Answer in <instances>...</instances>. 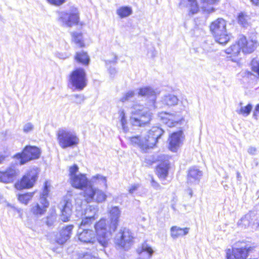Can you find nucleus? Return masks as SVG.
<instances>
[{
	"mask_svg": "<svg viewBox=\"0 0 259 259\" xmlns=\"http://www.w3.org/2000/svg\"><path fill=\"white\" fill-rule=\"evenodd\" d=\"M120 213L118 207L113 206L109 210L110 221L101 219L95 225L98 239L103 247L107 246L111 234L116 230Z\"/></svg>",
	"mask_w": 259,
	"mask_h": 259,
	"instance_id": "nucleus-1",
	"label": "nucleus"
},
{
	"mask_svg": "<svg viewBox=\"0 0 259 259\" xmlns=\"http://www.w3.org/2000/svg\"><path fill=\"white\" fill-rule=\"evenodd\" d=\"M163 133L162 128L153 126L144 138L140 136L132 137L130 138V141L132 145L137 146L142 151L146 152L147 150L154 147Z\"/></svg>",
	"mask_w": 259,
	"mask_h": 259,
	"instance_id": "nucleus-2",
	"label": "nucleus"
},
{
	"mask_svg": "<svg viewBox=\"0 0 259 259\" xmlns=\"http://www.w3.org/2000/svg\"><path fill=\"white\" fill-rule=\"evenodd\" d=\"M130 123L133 126L145 127L149 124L152 113L143 105L135 104L132 108Z\"/></svg>",
	"mask_w": 259,
	"mask_h": 259,
	"instance_id": "nucleus-3",
	"label": "nucleus"
},
{
	"mask_svg": "<svg viewBox=\"0 0 259 259\" xmlns=\"http://www.w3.org/2000/svg\"><path fill=\"white\" fill-rule=\"evenodd\" d=\"M210 30L215 40L219 44L224 45L230 39V36L226 29V22L222 18H218L212 22L210 26Z\"/></svg>",
	"mask_w": 259,
	"mask_h": 259,
	"instance_id": "nucleus-4",
	"label": "nucleus"
},
{
	"mask_svg": "<svg viewBox=\"0 0 259 259\" xmlns=\"http://www.w3.org/2000/svg\"><path fill=\"white\" fill-rule=\"evenodd\" d=\"M59 146L63 149L72 147L79 143V139L75 133L65 128L59 129L57 133Z\"/></svg>",
	"mask_w": 259,
	"mask_h": 259,
	"instance_id": "nucleus-5",
	"label": "nucleus"
},
{
	"mask_svg": "<svg viewBox=\"0 0 259 259\" xmlns=\"http://www.w3.org/2000/svg\"><path fill=\"white\" fill-rule=\"evenodd\" d=\"M69 85L73 91H80L87 85L86 73L84 69L78 68L73 70L69 75Z\"/></svg>",
	"mask_w": 259,
	"mask_h": 259,
	"instance_id": "nucleus-6",
	"label": "nucleus"
},
{
	"mask_svg": "<svg viewBox=\"0 0 259 259\" xmlns=\"http://www.w3.org/2000/svg\"><path fill=\"white\" fill-rule=\"evenodd\" d=\"M133 240L132 232L126 228H121L115 238V243L125 250L130 249L133 244Z\"/></svg>",
	"mask_w": 259,
	"mask_h": 259,
	"instance_id": "nucleus-7",
	"label": "nucleus"
},
{
	"mask_svg": "<svg viewBox=\"0 0 259 259\" xmlns=\"http://www.w3.org/2000/svg\"><path fill=\"white\" fill-rule=\"evenodd\" d=\"M83 196L87 202L102 203L107 198V195L102 190L92 186L87 187L83 191Z\"/></svg>",
	"mask_w": 259,
	"mask_h": 259,
	"instance_id": "nucleus-8",
	"label": "nucleus"
},
{
	"mask_svg": "<svg viewBox=\"0 0 259 259\" xmlns=\"http://www.w3.org/2000/svg\"><path fill=\"white\" fill-rule=\"evenodd\" d=\"M40 154V149L32 146H26L22 153H17L16 157L20 159V164L23 165L32 159H37Z\"/></svg>",
	"mask_w": 259,
	"mask_h": 259,
	"instance_id": "nucleus-9",
	"label": "nucleus"
},
{
	"mask_svg": "<svg viewBox=\"0 0 259 259\" xmlns=\"http://www.w3.org/2000/svg\"><path fill=\"white\" fill-rule=\"evenodd\" d=\"M38 174V172L37 168L30 169L22 177L20 182L15 185L16 188L22 189L31 188L37 179Z\"/></svg>",
	"mask_w": 259,
	"mask_h": 259,
	"instance_id": "nucleus-10",
	"label": "nucleus"
},
{
	"mask_svg": "<svg viewBox=\"0 0 259 259\" xmlns=\"http://www.w3.org/2000/svg\"><path fill=\"white\" fill-rule=\"evenodd\" d=\"M77 236L79 240L83 243L94 244L97 240L98 242L103 246L98 239L97 233H95L92 230L79 228Z\"/></svg>",
	"mask_w": 259,
	"mask_h": 259,
	"instance_id": "nucleus-11",
	"label": "nucleus"
},
{
	"mask_svg": "<svg viewBox=\"0 0 259 259\" xmlns=\"http://www.w3.org/2000/svg\"><path fill=\"white\" fill-rule=\"evenodd\" d=\"M158 117L161 122L167 125L168 127L176 126L183 119L180 114H170L165 112L160 113L158 115Z\"/></svg>",
	"mask_w": 259,
	"mask_h": 259,
	"instance_id": "nucleus-12",
	"label": "nucleus"
},
{
	"mask_svg": "<svg viewBox=\"0 0 259 259\" xmlns=\"http://www.w3.org/2000/svg\"><path fill=\"white\" fill-rule=\"evenodd\" d=\"M251 249V247L246 245L240 248H233L232 251L229 249L227 252V259L229 257L232 259H246Z\"/></svg>",
	"mask_w": 259,
	"mask_h": 259,
	"instance_id": "nucleus-13",
	"label": "nucleus"
},
{
	"mask_svg": "<svg viewBox=\"0 0 259 259\" xmlns=\"http://www.w3.org/2000/svg\"><path fill=\"white\" fill-rule=\"evenodd\" d=\"M59 21L62 26L70 27L78 23L79 16L77 14L61 12L59 14Z\"/></svg>",
	"mask_w": 259,
	"mask_h": 259,
	"instance_id": "nucleus-14",
	"label": "nucleus"
},
{
	"mask_svg": "<svg viewBox=\"0 0 259 259\" xmlns=\"http://www.w3.org/2000/svg\"><path fill=\"white\" fill-rule=\"evenodd\" d=\"M59 207L61 212L60 216L61 220L65 222L69 221L72 214L71 201L70 199H64L60 203Z\"/></svg>",
	"mask_w": 259,
	"mask_h": 259,
	"instance_id": "nucleus-15",
	"label": "nucleus"
},
{
	"mask_svg": "<svg viewBox=\"0 0 259 259\" xmlns=\"http://www.w3.org/2000/svg\"><path fill=\"white\" fill-rule=\"evenodd\" d=\"M70 183L72 187L78 189L85 190L89 186V180L85 175L81 174L73 176L70 179Z\"/></svg>",
	"mask_w": 259,
	"mask_h": 259,
	"instance_id": "nucleus-16",
	"label": "nucleus"
},
{
	"mask_svg": "<svg viewBox=\"0 0 259 259\" xmlns=\"http://www.w3.org/2000/svg\"><path fill=\"white\" fill-rule=\"evenodd\" d=\"M183 139L182 131L172 133L168 139L169 150L172 152H177L182 143Z\"/></svg>",
	"mask_w": 259,
	"mask_h": 259,
	"instance_id": "nucleus-17",
	"label": "nucleus"
},
{
	"mask_svg": "<svg viewBox=\"0 0 259 259\" xmlns=\"http://www.w3.org/2000/svg\"><path fill=\"white\" fill-rule=\"evenodd\" d=\"M18 173L14 167H10L5 171H0V182L8 183L13 182Z\"/></svg>",
	"mask_w": 259,
	"mask_h": 259,
	"instance_id": "nucleus-18",
	"label": "nucleus"
},
{
	"mask_svg": "<svg viewBox=\"0 0 259 259\" xmlns=\"http://www.w3.org/2000/svg\"><path fill=\"white\" fill-rule=\"evenodd\" d=\"M73 228V225L63 227L56 236V242L59 244H63L66 242L70 238Z\"/></svg>",
	"mask_w": 259,
	"mask_h": 259,
	"instance_id": "nucleus-19",
	"label": "nucleus"
},
{
	"mask_svg": "<svg viewBox=\"0 0 259 259\" xmlns=\"http://www.w3.org/2000/svg\"><path fill=\"white\" fill-rule=\"evenodd\" d=\"M239 45L244 53H251L255 50L256 42L253 40H247L246 37L241 36L239 39Z\"/></svg>",
	"mask_w": 259,
	"mask_h": 259,
	"instance_id": "nucleus-20",
	"label": "nucleus"
},
{
	"mask_svg": "<svg viewBox=\"0 0 259 259\" xmlns=\"http://www.w3.org/2000/svg\"><path fill=\"white\" fill-rule=\"evenodd\" d=\"M202 176L201 171L196 167H191L187 175V182L191 185L198 184Z\"/></svg>",
	"mask_w": 259,
	"mask_h": 259,
	"instance_id": "nucleus-21",
	"label": "nucleus"
},
{
	"mask_svg": "<svg viewBox=\"0 0 259 259\" xmlns=\"http://www.w3.org/2000/svg\"><path fill=\"white\" fill-rule=\"evenodd\" d=\"M153 250L146 242L142 244L137 249L139 257L138 259H150L153 253Z\"/></svg>",
	"mask_w": 259,
	"mask_h": 259,
	"instance_id": "nucleus-22",
	"label": "nucleus"
},
{
	"mask_svg": "<svg viewBox=\"0 0 259 259\" xmlns=\"http://www.w3.org/2000/svg\"><path fill=\"white\" fill-rule=\"evenodd\" d=\"M180 6L189 8L192 14H196L199 10V6L196 0H180Z\"/></svg>",
	"mask_w": 259,
	"mask_h": 259,
	"instance_id": "nucleus-23",
	"label": "nucleus"
},
{
	"mask_svg": "<svg viewBox=\"0 0 259 259\" xmlns=\"http://www.w3.org/2000/svg\"><path fill=\"white\" fill-rule=\"evenodd\" d=\"M169 164L168 161L165 160L157 167L156 172L160 179H164L167 177L169 169Z\"/></svg>",
	"mask_w": 259,
	"mask_h": 259,
	"instance_id": "nucleus-24",
	"label": "nucleus"
},
{
	"mask_svg": "<svg viewBox=\"0 0 259 259\" xmlns=\"http://www.w3.org/2000/svg\"><path fill=\"white\" fill-rule=\"evenodd\" d=\"M220 0H200L201 5V9L203 12L206 13H211L214 11V9L212 5L217 4Z\"/></svg>",
	"mask_w": 259,
	"mask_h": 259,
	"instance_id": "nucleus-25",
	"label": "nucleus"
},
{
	"mask_svg": "<svg viewBox=\"0 0 259 259\" xmlns=\"http://www.w3.org/2000/svg\"><path fill=\"white\" fill-rule=\"evenodd\" d=\"M189 228H181L177 226H173L170 228V235L174 239L187 235L189 231Z\"/></svg>",
	"mask_w": 259,
	"mask_h": 259,
	"instance_id": "nucleus-26",
	"label": "nucleus"
},
{
	"mask_svg": "<svg viewBox=\"0 0 259 259\" xmlns=\"http://www.w3.org/2000/svg\"><path fill=\"white\" fill-rule=\"evenodd\" d=\"M95 185H103L107 187V180L106 177L99 174L93 176L90 180H89V186L93 187Z\"/></svg>",
	"mask_w": 259,
	"mask_h": 259,
	"instance_id": "nucleus-27",
	"label": "nucleus"
},
{
	"mask_svg": "<svg viewBox=\"0 0 259 259\" xmlns=\"http://www.w3.org/2000/svg\"><path fill=\"white\" fill-rule=\"evenodd\" d=\"M49 185H48V182L46 181L44 184V190L42 192L41 194V196L40 198V203L41 204V206L44 208V209H46L47 207L49 206V202L47 200V197L48 195L49 192Z\"/></svg>",
	"mask_w": 259,
	"mask_h": 259,
	"instance_id": "nucleus-28",
	"label": "nucleus"
},
{
	"mask_svg": "<svg viewBox=\"0 0 259 259\" xmlns=\"http://www.w3.org/2000/svg\"><path fill=\"white\" fill-rule=\"evenodd\" d=\"M161 102L166 106H171L177 104L178 99L177 96L169 94L164 96L162 99Z\"/></svg>",
	"mask_w": 259,
	"mask_h": 259,
	"instance_id": "nucleus-29",
	"label": "nucleus"
},
{
	"mask_svg": "<svg viewBox=\"0 0 259 259\" xmlns=\"http://www.w3.org/2000/svg\"><path fill=\"white\" fill-rule=\"evenodd\" d=\"M156 92L152 88L149 87H145L141 88L139 89L138 94L141 96H146L147 97H152L155 98L156 96Z\"/></svg>",
	"mask_w": 259,
	"mask_h": 259,
	"instance_id": "nucleus-30",
	"label": "nucleus"
},
{
	"mask_svg": "<svg viewBox=\"0 0 259 259\" xmlns=\"http://www.w3.org/2000/svg\"><path fill=\"white\" fill-rule=\"evenodd\" d=\"M75 59L77 62L85 65H88L90 60L87 53L83 51L76 53Z\"/></svg>",
	"mask_w": 259,
	"mask_h": 259,
	"instance_id": "nucleus-31",
	"label": "nucleus"
},
{
	"mask_svg": "<svg viewBox=\"0 0 259 259\" xmlns=\"http://www.w3.org/2000/svg\"><path fill=\"white\" fill-rule=\"evenodd\" d=\"M133 13L132 8L127 6H123L116 10V14L120 18H123L130 16Z\"/></svg>",
	"mask_w": 259,
	"mask_h": 259,
	"instance_id": "nucleus-32",
	"label": "nucleus"
},
{
	"mask_svg": "<svg viewBox=\"0 0 259 259\" xmlns=\"http://www.w3.org/2000/svg\"><path fill=\"white\" fill-rule=\"evenodd\" d=\"M98 210L97 206L89 205L84 210L83 216L95 220V215Z\"/></svg>",
	"mask_w": 259,
	"mask_h": 259,
	"instance_id": "nucleus-33",
	"label": "nucleus"
},
{
	"mask_svg": "<svg viewBox=\"0 0 259 259\" xmlns=\"http://www.w3.org/2000/svg\"><path fill=\"white\" fill-rule=\"evenodd\" d=\"M71 36L72 41L78 46L81 48L84 46L82 33L73 32L71 33Z\"/></svg>",
	"mask_w": 259,
	"mask_h": 259,
	"instance_id": "nucleus-34",
	"label": "nucleus"
},
{
	"mask_svg": "<svg viewBox=\"0 0 259 259\" xmlns=\"http://www.w3.org/2000/svg\"><path fill=\"white\" fill-rule=\"evenodd\" d=\"M240 50H241V48L240 47V45H239L238 40L237 44H234L227 49L226 50V53L228 54L231 55V57H236L239 55Z\"/></svg>",
	"mask_w": 259,
	"mask_h": 259,
	"instance_id": "nucleus-35",
	"label": "nucleus"
},
{
	"mask_svg": "<svg viewBox=\"0 0 259 259\" xmlns=\"http://www.w3.org/2000/svg\"><path fill=\"white\" fill-rule=\"evenodd\" d=\"M252 109V105L248 104L246 106H241L239 110H236L239 114H241L244 116H247L251 112Z\"/></svg>",
	"mask_w": 259,
	"mask_h": 259,
	"instance_id": "nucleus-36",
	"label": "nucleus"
},
{
	"mask_svg": "<svg viewBox=\"0 0 259 259\" xmlns=\"http://www.w3.org/2000/svg\"><path fill=\"white\" fill-rule=\"evenodd\" d=\"M249 19V17L244 13H240L238 16V23L243 27H247L248 26Z\"/></svg>",
	"mask_w": 259,
	"mask_h": 259,
	"instance_id": "nucleus-37",
	"label": "nucleus"
},
{
	"mask_svg": "<svg viewBox=\"0 0 259 259\" xmlns=\"http://www.w3.org/2000/svg\"><path fill=\"white\" fill-rule=\"evenodd\" d=\"M31 211L34 215H42L45 212L46 209L40 204L36 203L32 206Z\"/></svg>",
	"mask_w": 259,
	"mask_h": 259,
	"instance_id": "nucleus-38",
	"label": "nucleus"
},
{
	"mask_svg": "<svg viewBox=\"0 0 259 259\" xmlns=\"http://www.w3.org/2000/svg\"><path fill=\"white\" fill-rule=\"evenodd\" d=\"M250 215L246 214L238 222V225L242 228H246L250 224L249 219Z\"/></svg>",
	"mask_w": 259,
	"mask_h": 259,
	"instance_id": "nucleus-39",
	"label": "nucleus"
},
{
	"mask_svg": "<svg viewBox=\"0 0 259 259\" xmlns=\"http://www.w3.org/2000/svg\"><path fill=\"white\" fill-rule=\"evenodd\" d=\"M33 195V193H28L23 194L19 195L18 199L19 200L25 204H26L28 202V201L31 199Z\"/></svg>",
	"mask_w": 259,
	"mask_h": 259,
	"instance_id": "nucleus-40",
	"label": "nucleus"
},
{
	"mask_svg": "<svg viewBox=\"0 0 259 259\" xmlns=\"http://www.w3.org/2000/svg\"><path fill=\"white\" fill-rule=\"evenodd\" d=\"M71 100H73V101L77 104H80L82 103L84 100H85V97L82 94H73L71 96Z\"/></svg>",
	"mask_w": 259,
	"mask_h": 259,
	"instance_id": "nucleus-41",
	"label": "nucleus"
},
{
	"mask_svg": "<svg viewBox=\"0 0 259 259\" xmlns=\"http://www.w3.org/2000/svg\"><path fill=\"white\" fill-rule=\"evenodd\" d=\"M57 219V214L55 212H52L46 219V224L48 226H52Z\"/></svg>",
	"mask_w": 259,
	"mask_h": 259,
	"instance_id": "nucleus-42",
	"label": "nucleus"
},
{
	"mask_svg": "<svg viewBox=\"0 0 259 259\" xmlns=\"http://www.w3.org/2000/svg\"><path fill=\"white\" fill-rule=\"evenodd\" d=\"M95 221V220L90 218H88L87 216H84L82 218V221L79 224V228H82L83 227H88L90 226L93 222Z\"/></svg>",
	"mask_w": 259,
	"mask_h": 259,
	"instance_id": "nucleus-43",
	"label": "nucleus"
},
{
	"mask_svg": "<svg viewBox=\"0 0 259 259\" xmlns=\"http://www.w3.org/2000/svg\"><path fill=\"white\" fill-rule=\"evenodd\" d=\"M119 115L121 117L120 122L122 127V129L125 132H126L128 131V128L127 126H126L127 122L125 118V114L124 110L120 111Z\"/></svg>",
	"mask_w": 259,
	"mask_h": 259,
	"instance_id": "nucleus-44",
	"label": "nucleus"
},
{
	"mask_svg": "<svg viewBox=\"0 0 259 259\" xmlns=\"http://www.w3.org/2000/svg\"><path fill=\"white\" fill-rule=\"evenodd\" d=\"M251 65L252 71L256 72L259 76V61L256 58L253 59Z\"/></svg>",
	"mask_w": 259,
	"mask_h": 259,
	"instance_id": "nucleus-45",
	"label": "nucleus"
},
{
	"mask_svg": "<svg viewBox=\"0 0 259 259\" xmlns=\"http://www.w3.org/2000/svg\"><path fill=\"white\" fill-rule=\"evenodd\" d=\"M135 93L134 91H130L128 92H127L120 99V101L122 102H124L126 101H128L131 98H133Z\"/></svg>",
	"mask_w": 259,
	"mask_h": 259,
	"instance_id": "nucleus-46",
	"label": "nucleus"
},
{
	"mask_svg": "<svg viewBox=\"0 0 259 259\" xmlns=\"http://www.w3.org/2000/svg\"><path fill=\"white\" fill-rule=\"evenodd\" d=\"M33 124L31 122H27L23 125V131L25 133H28L33 131Z\"/></svg>",
	"mask_w": 259,
	"mask_h": 259,
	"instance_id": "nucleus-47",
	"label": "nucleus"
},
{
	"mask_svg": "<svg viewBox=\"0 0 259 259\" xmlns=\"http://www.w3.org/2000/svg\"><path fill=\"white\" fill-rule=\"evenodd\" d=\"M78 170V167L76 164H74L73 166H71L69 167V176L70 179L72 178L73 176L77 175L76 172Z\"/></svg>",
	"mask_w": 259,
	"mask_h": 259,
	"instance_id": "nucleus-48",
	"label": "nucleus"
},
{
	"mask_svg": "<svg viewBox=\"0 0 259 259\" xmlns=\"http://www.w3.org/2000/svg\"><path fill=\"white\" fill-rule=\"evenodd\" d=\"M80 259H98V257L96 255V253L93 254L89 252H87L83 253Z\"/></svg>",
	"mask_w": 259,
	"mask_h": 259,
	"instance_id": "nucleus-49",
	"label": "nucleus"
},
{
	"mask_svg": "<svg viewBox=\"0 0 259 259\" xmlns=\"http://www.w3.org/2000/svg\"><path fill=\"white\" fill-rule=\"evenodd\" d=\"M140 185L139 184H134L132 185L128 189V193L130 194H134L140 188Z\"/></svg>",
	"mask_w": 259,
	"mask_h": 259,
	"instance_id": "nucleus-50",
	"label": "nucleus"
},
{
	"mask_svg": "<svg viewBox=\"0 0 259 259\" xmlns=\"http://www.w3.org/2000/svg\"><path fill=\"white\" fill-rule=\"evenodd\" d=\"M48 2L51 4L55 5V6H60L63 4L65 0H47Z\"/></svg>",
	"mask_w": 259,
	"mask_h": 259,
	"instance_id": "nucleus-51",
	"label": "nucleus"
},
{
	"mask_svg": "<svg viewBox=\"0 0 259 259\" xmlns=\"http://www.w3.org/2000/svg\"><path fill=\"white\" fill-rule=\"evenodd\" d=\"M151 184L152 186L155 189L158 190L161 189L160 185L158 183L155 182L153 178H152L151 179Z\"/></svg>",
	"mask_w": 259,
	"mask_h": 259,
	"instance_id": "nucleus-52",
	"label": "nucleus"
},
{
	"mask_svg": "<svg viewBox=\"0 0 259 259\" xmlns=\"http://www.w3.org/2000/svg\"><path fill=\"white\" fill-rule=\"evenodd\" d=\"M259 113V104H257L254 108V110L253 113V117L255 119H257V114Z\"/></svg>",
	"mask_w": 259,
	"mask_h": 259,
	"instance_id": "nucleus-53",
	"label": "nucleus"
},
{
	"mask_svg": "<svg viewBox=\"0 0 259 259\" xmlns=\"http://www.w3.org/2000/svg\"><path fill=\"white\" fill-rule=\"evenodd\" d=\"M247 152L249 154L255 155L257 152V149L254 147H249L248 148Z\"/></svg>",
	"mask_w": 259,
	"mask_h": 259,
	"instance_id": "nucleus-54",
	"label": "nucleus"
},
{
	"mask_svg": "<svg viewBox=\"0 0 259 259\" xmlns=\"http://www.w3.org/2000/svg\"><path fill=\"white\" fill-rule=\"evenodd\" d=\"M109 72L111 75H115L116 73V69L114 67H110L109 69Z\"/></svg>",
	"mask_w": 259,
	"mask_h": 259,
	"instance_id": "nucleus-55",
	"label": "nucleus"
},
{
	"mask_svg": "<svg viewBox=\"0 0 259 259\" xmlns=\"http://www.w3.org/2000/svg\"><path fill=\"white\" fill-rule=\"evenodd\" d=\"M116 60H117V57L116 56H114V59L113 61H110V60H106L105 62V64L106 66H108L109 64H110L111 63L113 62V63H116Z\"/></svg>",
	"mask_w": 259,
	"mask_h": 259,
	"instance_id": "nucleus-56",
	"label": "nucleus"
},
{
	"mask_svg": "<svg viewBox=\"0 0 259 259\" xmlns=\"http://www.w3.org/2000/svg\"><path fill=\"white\" fill-rule=\"evenodd\" d=\"M6 156L3 154H0V164L5 160Z\"/></svg>",
	"mask_w": 259,
	"mask_h": 259,
	"instance_id": "nucleus-57",
	"label": "nucleus"
},
{
	"mask_svg": "<svg viewBox=\"0 0 259 259\" xmlns=\"http://www.w3.org/2000/svg\"><path fill=\"white\" fill-rule=\"evenodd\" d=\"M250 1L254 5L258 6L259 5V0H250Z\"/></svg>",
	"mask_w": 259,
	"mask_h": 259,
	"instance_id": "nucleus-58",
	"label": "nucleus"
},
{
	"mask_svg": "<svg viewBox=\"0 0 259 259\" xmlns=\"http://www.w3.org/2000/svg\"><path fill=\"white\" fill-rule=\"evenodd\" d=\"M150 53H151V56L152 58L154 57L156 55V53L155 52V50L152 51Z\"/></svg>",
	"mask_w": 259,
	"mask_h": 259,
	"instance_id": "nucleus-59",
	"label": "nucleus"
},
{
	"mask_svg": "<svg viewBox=\"0 0 259 259\" xmlns=\"http://www.w3.org/2000/svg\"><path fill=\"white\" fill-rule=\"evenodd\" d=\"M188 192H189V194L190 197H191L192 196V195H193L192 190L191 189H189L188 190Z\"/></svg>",
	"mask_w": 259,
	"mask_h": 259,
	"instance_id": "nucleus-60",
	"label": "nucleus"
},
{
	"mask_svg": "<svg viewBox=\"0 0 259 259\" xmlns=\"http://www.w3.org/2000/svg\"><path fill=\"white\" fill-rule=\"evenodd\" d=\"M237 177L238 179L241 178L240 174L239 172H238V171L237 172Z\"/></svg>",
	"mask_w": 259,
	"mask_h": 259,
	"instance_id": "nucleus-61",
	"label": "nucleus"
},
{
	"mask_svg": "<svg viewBox=\"0 0 259 259\" xmlns=\"http://www.w3.org/2000/svg\"><path fill=\"white\" fill-rule=\"evenodd\" d=\"M242 103L241 102V103H240V105L241 106V105H242Z\"/></svg>",
	"mask_w": 259,
	"mask_h": 259,
	"instance_id": "nucleus-62",
	"label": "nucleus"
}]
</instances>
